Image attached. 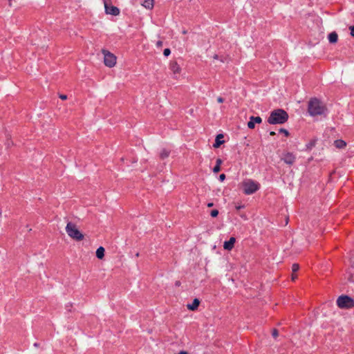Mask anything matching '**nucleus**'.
Listing matches in <instances>:
<instances>
[{"instance_id":"obj_2","label":"nucleus","mask_w":354,"mask_h":354,"mask_svg":"<svg viewBox=\"0 0 354 354\" xmlns=\"http://www.w3.org/2000/svg\"><path fill=\"white\" fill-rule=\"evenodd\" d=\"M288 119V115L285 111L277 109L270 113L268 119V122L271 124H283Z\"/></svg>"},{"instance_id":"obj_13","label":"nucleus","mask_w":354,"mask_h":354,"mask_svg":"<svg viewBox=\"0 0 354 354\" xmlns=\"http://www.w3.org/2000/svg\"><path fill=\"white\" fill-rule=\"evenodd\" d=\"M223 136L222 134H218L216 137L215 142L214 144V148H218L221 145H222L224 142V140H223Z\"/></svg>"},{"instance_id":"obj_34","label":"nucleus","mask_w":354,"mask_h":354,"mask_svg":"<svg viewBox=\"0 0 354 354\" xmlns=\"http://www.w3.org/2000/svg\"><path fill=\"white\" fill-rule=\"evenodd\" d=\"M270 135L274 136V135H275V133L274 131H271V132H270Z\"/></svg>"},{"instance_id":"obj_32","label":"nucleus","mask_w":354,"mask_h":354,"mask_svg":"<svg viewBox=\"0 0 354 354\" xmlns=\"http://www.w3.org/2000/svg\"><path fill=\"white\" fill-rule=\"evenodd\" d=\"M297 278V275L292 274V280H295Z\"/></svg>"},{"instance_id":"obj_30","label":"nucleus","mask_w":354,"mask_h":354,"mask_svg":"<svg viewBox=\"0 0 354 354\" xmlns=\"http://www.w3.org/2000/svg\"><path fill=\"white\" fill-rule=\"evenodd\" d=\"M178 354H188L187 351H182Z\"/></svg>"},{"instance_id":"obj_9","label":"nucleus","mask_w":354,"mask_h":354,"mask_svg":"<svg viewBox=\"0 0 354 354\" xmlns=\"http://www.w3.org/2000/svg\"><path fill=\"white\" fill-rule=\"evenodd\" d=\"M262 122V120L261 118V117L259 116H257V117H254V116H251L250 118V120L249 122H248V127L249 129H253L254 127H255V124H260Z\"/></svg>"},{"instance_id":"obj_28","label":"nucleus","mask_w":354,"mask_h":354,"mask_svg":"<svg viewBox=\"0 0 354 354\" xmlns=\"http://www.w3.org/2000/svg\"><path fill=\"white\" fill-rule=\"evenodd\" d=\"M217 101H218V103H223L224 102V99L223 97H218L217 98Z\"/></svg>"},{"instance_id":"obj_31","label":"nucleus","mask_w":354,"mask_h":354,"mask_svg":"<svg viewBox=\"0 0 354 354\" xmlns=\"http://www.w3.org/2000/svg\"><path fill=\"white\" fill-rule=\"evenodd\" d=\"M213 205H214V204H213L212 203H207V207H212V206H213Z\"/></svg>"},{"instance_id":"obj_14","label":"nucleus","mask_w":354,"mask_h":354,"mask_svg":"<svg viewBox=\"0 0 354 354\" xmlns=\"http://www.w3.org/2000/svg\"><path fill=\"white\" fill-rule=\"evenodd\" d=\"M104 248L102 246L99 247L95 252L97 258L99 259H102L104 257Z\"/></svg>"},{"instance_id":"obj_16","label":"nucleus","mask_w":354,"mask_h":354,"mask_svg":"<svg viewBox=\"0 0 354 354\" xmlns=\"http://www.w3.org/2000/svg\"><path fill=\"white\" fill-rule=\"evenodd\" d=\"M328 38L330 43L334 44L337 42L338 36L335 32H332L328 35Z\"/></svg>"},{"instance_id":"obj_38","label":"nucleus","mask_w":354,"mask_h":354,"mask_svg":"<svg viewBox=\"0 0 354 354\" xmlns=\"http://www.w3.org/2000/svg\"><path fill=\"white\" fill-rule=\"evenodd\" d=\"M0 216H1V212L0 211Z\"/></svg>"},{"instance_id":"obj_21","label":"nucleus","mask_w":354,"mask_h":354,"mask_svg":"<svg viewBox=\"0 0 354 354\" xmlns=\"http://www.w3.org/2000/svg\"><path fill=\"white\" fill-rule=\"evenodd\" d=\"M299 265H298V264L295 263V264H293V265L292 266V271L293 272H297V271L299 270Z\"/></svg>"},{"instance_id":"obj_27","label":"nucleus","mask_w":354,"mask_h":354,"mask_svg":"<svg viewBox=\"0 0 354 354\" xmlns=\"http://www.w3.org/2000/svg\"><path fill=\"white\" fill-rule=\"evenodd\" d=\"M351 35L354 37V26L350 27Z\"/></svg>"},{"instance_id":"obj_20","label":"nucleus","mask_w":354,"mask_h":354,"mask_svg":"<svg viewBox=\"0 0 354 354\" xmlns=\"http://www.w3.org/2000/svg\"><path fill=\"white\" fill-rule=\"evenodd\" d=\"M218 214V211L217 209H213L212 210L211 213H210V215L212 216V217H216Z\"/></svg>"},{"instance_id":"obj_24","label":"nucleus","mask_w":354,"mask_h":354,"mask_svg":"<svg viewBox=\"0 0 354 354\" xmlns=\"http://www.w3.org/2000/svg\"><path fill=\"white\" fill-rule=\"evenodd\" d=\"M279 131H280L281 133H284V135H285L286 136H288V135H289V133H288V131L286 129H281L279 130Z\"/></svg>"},{"instance_id":"obj_11","label":"nucleus","mask_w":354,"mask_h":354,"mask_svg":"<svg viewBox=\"0 0 354 354\" xmlns=\"http://www.w3.org/2000/svg\"><path fill=\"white\" fill-rule=\"evenodd\" d=\"M170 69L174 75H178L181 71L180 66L175 62L170 64Z\"/></svg>"},{"instance_id":"obj_18","label":"nucleus","mask_w":354,"mask_h":354,"mask_svg":"<svg viewBox=\"0 0 354 354\" xmlns=\"http://www.w3.org/2000/svg\"><path fill=\"white\" fill-rule=\"evenodd\" d=\"M223 161L221 159L218 158L216 161V165L213 168V172L214 173H218L221 170V165L222 164Z\"/></svg>"},{"instance_id":"obj_12","label":"nucleus","mask_w":354,"mask_h":354,"mask_svg":"<svg viewBox=\"0 0 354 354\" xmlns=\"http://www.w3.org/2000/svg\"><path fill=\"white\" fill-rule=\"evenodd\" d=\"M200 304V301L198 299H194L193 302L187 305V308L190 310H195L198 308Z\"/></svg>"},{"instance_id":"obj_29","label":"nucleus","mask_w":354,"mask_h":354,"mask_svg":"<svg viewBox=\"0 0 354 354\" xmlns=\"http://www.w3.org/2000/svg\"><path fill=\"white\" fill-rule=\"evenodd\" d=\"M156 46H157L158 47H161V46H162V41H157V43H156Z\"/></svg>"},{"instance_id":"obj_15","label":"nucleus","mask_w":354,"mask_h":354,"mask_svg":"<svg viewBox=\"0 0 354 354\" xmlns=\"http://www.w3.org/2000/svg\"><path fill=\"white\" fill-rule=\"evenodd\" d=\"M142 5L147 9H152L154 5V0H145Z\"/></svg>"},{"instance_id":"obj_5","label":"nucleus","mask_w":354,"mask_h":354,"mask_svg":"<svg viewBox=\"0 0 354 354\" xmlns=\"http://www.w3.org/2000/svg\"><path fill=\"white\" fill-rule=\"evenodd\" d=\"M102 53L104 55V64L109 68H113L116 64L117 57L116 56L111 53L110 51L102 49Z\"/></svg>"},{"instance_id":"obj_35","label":"nucleus","mask_w":354,"mask_h":354,"mask_svg":"<svg viewBox=\"0 0 354 354\" xmlns=\"http://www.w3.org/2000/svg\"><path fill=\"white\" fill-rule=\"evenodd\" d=\"M34 346H35V347H38V346H39V344H38L37 343H35V344H34Z\"/></svg>"},{"instance_id":"obj_22","label":"nucleus","mask_w":354,"mask_h":354,"mask_svg":"<svg viewBox=\"0 0 354 354\" xmlns=\"http://www.w3.org/2000/svg\"><path fill=\"white\" fill-rule=\"evenodd\" d=\"M272 335L273 337L277 338L279 335L278 330L277 329H273L272 332Z\"/></svg>"},{"instance_id":"obj_3","label":"nucleus","mask_w":354,"mask_h":354,"mask_svg":"<svg viewBox=\"0 0 354 354\" xmlns=\"http://www.w3.org/2000/svg\"><path fill=\"white\" fill-rule=\"evenodd\" d=\"M240 187L245 194L250 195L259 189L260 184L251 178H245L241 183Z\"/></svg>"},{"instance_id":"obj_37","label":"nucleus","mask_w":354,"mask_h":354,"mask_svg":"<svg viewBox=\"0 0 354 354\" xmlns=\"http://www.w3.org/2000/svg\"><path fill=\"white\" fill-rule=\"evenodd\" d=\"M214 59H217V58H218V55H215V56L214 57Z\"/></svg>"},{"instance_id":"obj_26","label":"nucleus","mask_w":354,"mask_h":354,"mask_svg":"<svg viewBox=\"0 0 354 354\" xmlns=\"http://www.w3.org/2000/svg\"><path fill=\"white\" fill-rule=\"evenodd\" d=\"M225 179V175L224 174H221L220 176H219V180L221 181H223Z\"/></svg>"},{"instance_id":"obj_33","label":"nucleus","mask_w":354,"mask_h":354,"mask_svg":"<svg viewBox=\"0 0 354 354\" xmlns=\"http://www.w3.org/2000/svg\"><path fill=\"white\" fill-rule=\"evenodd\" d=\"M243 206H241V205H240V206H237V207H236V209H241V208H243Z\"/></svg>"},{"instance_id":"obj_36","label":"nucleus","mask_w":354,"mask_h":354,"mask_svg":"<svg viewBox=\"0 0 354 354\" xmlns=\"http://www.w3.org/2000/svg\"><path fill=\"white\" fill-rule=\"evenodd\" d=\"M183 34H186V33H187V30H183Z\"/></svg>"},{"instance_id":"obj_17","label":"nucleus","mask_w":354,"mask_h":354,"mask_svg":"<svg viewBox=\"0 0 354 354\" xmlns=\"http://www.w3.org/2000/svg\"><path fill=\"white\" fill-rule=\"evenodd\" d=\"M334 145L336 148L343 149L346 146V143L343 140H337L334 142Z\"/></svg>"},{"instance_id":"obj_19","label":"nucleus","mask_w":354,"mask_h":354,"mask_svg":"<svg viewBox=\"0 0 354 354\" xmlns=\"http://www.w3.org/2000/svg\"><path fill=\"white\" fill-rule=\"evenodd\" d=\"M169 152L168 151H167L166 149H163L161 152H160V157L162 158H165L169 156Z\"/></svg>"},{"instance_id":"obj_25","label":"nucleus","mask_w":354,"mask_h":354,"mask_svg":"<svg viewBox=\"0 0 354 354\" xmlns=\"http://www.w3.org/2000/svg\"><path fill=\"white\" fill-rule=\"evenodd\" d=\"M59 98L62 99V100H65L67 99V95H64V94H60L59 95Z\"/></svg>"},{"instance_id":"obj_4","label":"nucleus","mask_w":354,"mask_h":354,"mask_svg":"<svg viewBox=\"0 0 354 354\" xmlns=\"http://www.w3.org/2000/svg\"><path fill=\"white\" fill-rule=\"evenodd\" d=\"M67 234L75 241H82L84 239L83 234L78 230L76 225L69 222L66 226Z\"/></svg>"},{"instance_id":"obj_10","label":"nucleus","mask_w":354,"mask_h":354,"mask_svg":"<svg viewBox=\"0 0 354 354\" xmlns=\"http://www.w3.org/2000/svg\"><path fill=\"white\" fill-rule=\"evenodd\" d=\"M235 242V238L231 237L229 241L224 242L223 248L227 250H231L234 248Z\"/></svg>"},{"instance_id":"obj_1","label":"nucleus","mask_w":354,"mask_h":354,"mask_svg":"<svg viewBox=\"0 0 354 354\" xmlns=\"http://www.w3.org/2000/svg\"><path fill=\"white\" fill-rule=\"evenodd\" d=\"M308 113L312 116L324 115L326 108L322 102L317 98L311 99L308 102Z\"/></svg>"},{"instance_id":"obj_7","label":"nucleus","mask_w":354,"mask_h":354,"mask_svg":"<svg viewBox=\"0 0 354 354\" xmlns=\"http://www.w3.org/2000/svg\"><path fill=\"white\" fill-rule=\"evenodd\" d=\"M104 3L105 13L113 16H117L120 14V10L111 5V0H102Z\"/></svg>"},{"instance_id":"obj_8","label":"nucleus","mask_w":354,"mask_h":354,"mask_svg":"<svg viewBox=\"0 0 354 354\" xmlns=\"http://www.w3.org/2000/svg\"><path fill=\"white\" fill-rule=\"evenodd\" d=\"M281 160L286 164L289 165H293L295 162L296 157L292 153L286 152L283 154Z\"/></svg>"},{"instance_id":"obj_6","label":"nucleus","mask_w":354,"mask_h":354,"mask_svg":"<svg viewBox=\"0 0 354 354\" xmlns=\"http://www.w3.org/2000/svg\"><path fill=\"white\" fill-rule=\"evenodd\" d=\"M337 304L340 308H351L354 307V299L346 295H342L337 299Z\"/></svg>"},{"instance_id":"obj_23","label":"nucleus","mask_w":354,"mask_h":354,"mask_svg":"<svg viewBox=\"0 0 354 354\" xmlns=\"http://www.w3.org/2000/svg\"><path fill=\"white\" fill-rule=\"evenodd\" d=\"M171 50L169 48H165L163 51V54L165 56L167 57L170 55Z\"/></svg>"}]
</instances>
